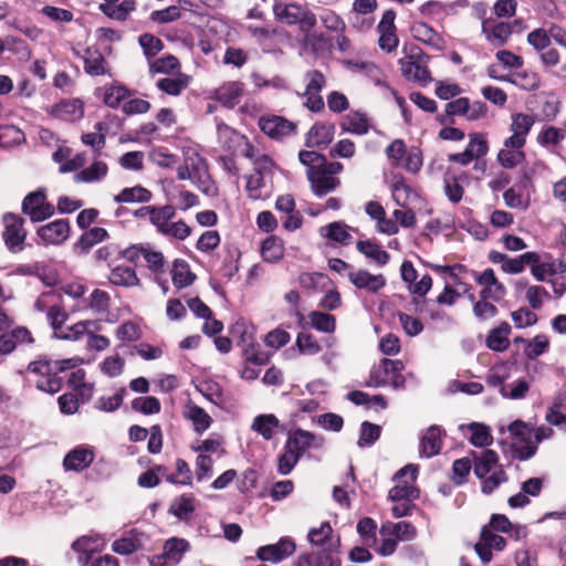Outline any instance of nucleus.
<instances>
[{
  "instance_id": "nucleus-44",
  "label": "nucleus",
  "mask_w": 566,
  "mask_h": 566,
  "mask_svg": "<svg viewBox=\"0 0 566 566\" xmlns=\"http://www.w3.org/2000/svg\"><path fill=\"white\" fill-rule=\"evenodd\" d=\"M107 165L103 161H94L90 167L75 174V182H96L103 179L107 174Z\"/></svg>"
},
{
  "instance_id": "nucleus-19",
  "label": "nucleus",
  "mask_w": 566,
  "mask_h": 566,
  "mask_svg": "<svg viewBox=\"0 0 566 566\" xmlns=\"http://www.w3.org/2000/svg\"><path fill=\"white\" fill-rule=\"evenodd\" d=\"M182 417L190 421L197 434L205 433L212 424V417L193 401H187L182 407Z\"/></svg>"
},
{
  "instance_id": "nucleus-15",
  "label": "nucleus",
  "mask_w": 566,
  "mask_h": 566,
  "mask_svg": "<svg viewBox=\"0 0 566 566\" xmlns=\"http://www.w3.org/2000/svg\"><path fill=\"white\" fill-rule=\"evenodd\" d=\"M106 541L99 534H88L78 537L72 544V549L77 553V562L87 566L92 556L105 547Z\"/></svg>"
},
{
  "instance_id": "nucleus-36",
  "label": "nucleus",
  "mask_w": 566,
  "mask_h": 566,
  "mask_svg": "<svg viewBox=\"0 0 566 566\" xmlns=\"http://www.w3.org/2000/svg\"><path fill=\"white\" fill-rule=\"evenodd\" d=\"M128 91L117 84L99 87L96 90V95L103 99V103L108 107L116 108L122 101L126 98Z\"/></svg>"
},
{
  "instance_id": "nucleus-60",
  "label": "nucleus",
  "mask_w": 566,
  "mask_h": 566,
  "mask_svg": "<svg viewBox=\"0 0 566 566\" xmlns=\"http://www.w3.org/2000/svg\"><path fill=\"white\" fill-rule=\"evenodd\" d=\"M512 83L525 91H533L539 86V77L535 72L521 71L513 75Z\"/></svg>"
},
{
  "instance_id": "nucleus-23",
  "label": "nucleus",
  "mask_w": 566,
  "mask_h": 566,
  "mask_svg": "<svg viewBox=\"0 0 566 566\" xmlns=\"http://www.w3.org/2000/svg\"><path fill=\"white\" fill-rule=\"evenodd\" d=\"M339 127L344 133L364 136L368 134L371 125L366 113L360 111H352L342 117Z\"/></svg>"
},
{
  "instance_id": "nucleus-31",
  "label": "nucleus",
  "mask_w": 566,
  "mask_h": 566,
  "mask_svg": "<svg viewBox=\"0 0 566 566\" xmlns=\"http://www.w3.org/2000/svg\"><path fill=\"white\" fill-rule=\"evenodd\" d=\"M482 31L491 44L502 45L511 35L512 27L507 22H499L493 24L489 21H484L482 24Z\"/></svg>"
},
{
  "instance_id": "nucleus-49",
  "label": "nucleus",
  "mask_w": 566,
  "mask_h": 566,
  "mask_svg": "<svg viewBox=\"0 0 566 566\" xmlns=\"http://www.w3.org/2000/svg\"><path fill=\"white\" fill-rule=\"evenodd\" d=\"M57 115L65 120H76L83 117L84 107L80 99L63 101L57 105Z\"/></svg>"
},
{
  "instance_id": "nucleus-7",
  "label": "nucleus",
  "mask_w": 566,
  "mask_h": 566,
  "mask_svg": "<svg viewBox=\"0 0 566 566\" xmlns=\"http://www.w3.org/2000/svg\"><path fill=\"white\" fill-rule=\"evenodd\" d=\"M21 209L33 222L43 221L54 214V207L46 201L44 189H38L27 195Z\"/></svg>"
},
{
  "instance_id": "nucleus-14",
  "label": "nucleus",
  "mask_w": 566,
  "mask_h": 566,
  "mask_svg": "<svg viewBox=\"0 0 566 566\" xmlns=\"http://www.w3.org/2000/svg\"><path fill=\"white\" fill-rule=\"evenodd\" d=\"M473 277L482 286L480 297L490 298L493 302H500L506 294L505 286L496 279L492 269L483 272H473Z\"/></svg>"
},
{
  "instance_id": "nucleus-32",
  "label": "nucleus",
  "mask_w": 566,
  "mask_h": 566,
  "mask_svg": "<svg viewBox=\"0 0 566 566\" xmlns=\"http://www.w3.org/2000/svg\"><path fill=\"white\" fill-rule=\"evenodd\" d=\"M441 449V430L437 426L430 427L420 441V454L427 458L433 457Z\"/></svg>"
},
{
  "instance_id": "nucleus-29",
  "label": "nucleus",
  "mask_w": 566,
  "mask_h": 566,
  "mask_svg": "<svg viewBox=\"0 0 566 566\" xmlns=\"http://www.w3.org/2000/svg\"><path fill=\"white\" fill-rule=\"evenodd\" d=\"M357 250L378 266L389 262V254L374 240H360L356 243Z\"/></svg>"
},
{
  "instance_id": "nucleus-64",
  "label": "nucleus",
  "mask_w": 566,
  "mask_h": 566,
  "mask_svg": "<svg viewBox=\"0 0 566 566\" xmlns=\"http://www.w3.org/2000/svg\"><path fill=\"white\" fill-rule=\"evenodd\" d=\"M503 199L510 208L526 210L530 206V197L517 191L515 187L507 189Z\"/></svg>"
},
{
  "instance_id": "nucleus-6",
  "label": "nucleus",
  "mask_w": 566,
  "mask_h": 566,
  "mask_svg": "<svg viewBox=\"0 0 566 566\" xmlns=\"http://www.w3.org/2000/svg\"><path fill=\"white\" fill-rule=\"evenodd\" d=\"M27 370L36 377L34 382L39 390L49 394L60 391L62 380L57 377L52 361L43 359L31 361Z\"/></svg>"
},
{
  "instance_id": "nucleus-37",
  "label": "nucleus",
  "mask_w": 566,
  "mask_h": 566,
  "mask_svg": "<svg viewBox=\"0 0 566 566\" xmlns=\"http://www.w3.org/2000/svg\"><path fill=\"white\" fill-rule=\"evenodd\" d=\"M136 9V2L134 0H124L120 3H114L113 6L99 4V10L108 18L116 21H126L129 14Z\"/></svg>"
},
{
  "instance_id": "nucleus-4",
  "label": "nucleus",
  "mask_w": 566,
  "mask_h": 566,
  "mask_svg": "<svg viewBox=\"0 0 566 566\" xmlns=\"http://www.w3.org/2000/svg\"><path fill=\"white\" fill-rule=\"evenodd\" d=\"M403 364L401 360L384 358L379 365L374 366L370 370L366 386L378 388L390 384L394 389H401L406 382V378L401 374Z\"/></svg>"
},
{
  "instance_id": "nucleus-41",
  "label": "nucleus",
  "mask_w": 566,
  "mask_h": 566,
  "mask_svg": "<svg viewBox=\"0 0 566 566\" xmlns=\"http://www.w3.org/2000/svg\"><path fill=\"white\" fill-rule=\"evenodd\" d=\"M195 510V497L191 494H184L175 499L169 507L172 515L184 521H188Z\"/></svg>"
},
{
  "instance_id": "nucleus-62",
  "label": "nucleus",
  "mask_w": 566,
  "mask_h": 566,
  "mask_svg": "<svg viewBox=\"0 0 566 566\" xmlns=\"http://www.w3.org/2000/svg\"><path fill=\"white\" fill-rule=\"evenodd\" d=\"M473 314L479 321H488L497 315V308L490 298L480 297L473 305Z\"/></svg>"
},
{
  "instance_id": "nucleus-13",
  "label": "nucleus",
  "mask_w": 566,
  "mask_h": 566,
  "mask_svg": "<svg viewBox=\"0 0 566 566\" xmlns=\"http://www.w3.org/2000/svg\"><path fill=\"white\" fill-rule=\"evenodd\" d=\"M260 129L273 139H282L295 133L296 124L279 115H265L259 119Z\"/></svg>"
},
{
  "instance_id": "nucleus-30",
  "label": "nucleus",
  "mask_w": 566,
  "mask_h": 566,
  "mask_svg": "<svg viewBox=\"0 0 566 566\" xmlns=\"http://www.w3.org/2000/svg\"><path fill=\"white\" fill-rule=\"evenodd\" d=\"M566 139V129L545 125L536 136V142L544 148L554 149Z\"/></svg>"
},
{
  "instance_id": "nucleus-8",
  "label": "nucleus",
  "mask_w": 566,
  "mask_h": 566,
  "mask_svg": "<svg viewBox=\"0 0 566 566\" xmlns=\"http://www.w3.org/2000/svg\"><path fill=\"white\" fill-rule=\"evenodd\" d=\"M4 231L3 240L11 252H19L23 249L27 231L23 227L24 220L18 214L7 213L2 219Z\"/></svg>"
},
{
  "instance_id": "nucleus-26",
  "label": "nucleus",
  "mask_w": 566,
  "mask_h": 566,
  "mask_svg": "<svg viewBox=\"0 0 566 566\" xmlns=\"http://www.w3.org/2000/svg\"><path fill=\"white\" fill-rule=\"evenodd\" d=\"M251 429L260 434L265 440H271L279 431L284 428L279 419L272 415H259L253 419Z\"/></svg>"
},
{
  "instance_id": "nucleus-11",
  "label": "nucleus",
  "mask_w": 566,
  "mask_h": 566,
  "mask_svg": "<svg viewBox=\"0 0 566 566\" xmlns=\"http://www.w3.org/2000/svg\"><path fill=\"white\" fill-rule=\"evenodd\" d=\"M295 549V542L291 537H282L275 544L259 547L256 551V558L262 562L277 564L292 556Z\"/></svg>"
},
{
  "instance_id": "nucleus-38",
  "label": "nucleus",
  "mask_w": 566,
  "mask_h": 566,
  "mask_svg": "<svg viewBox=\"0 0 566 566\" xmlns=\"http://www.w3.org/2000/svg\"><path fill=\"white\" fill-rule=\"evenodd\" d=\"M109 282L114 285L133 287L139 284V279L134 269L118 265L109 273Z\"/></svg>"
},
{
  "instance_id": "nucleus-39",
  "label": "nucleus",
  "mask_w": 566,
  "mask_h": 566,
  "mask_svg": "<svg viewBox=\"0 0 566 566\" xmlns=\"http://www.w3.org/2000/svg\"><path fill=\"white\" fill-rule=\"evenodd\" d=\"M171 279L176 287L182 289L192 284L196 275L190 271L185 260H175L171 269Z\"/></svg>"
},
{
  "instance_id": "nucleus-28",
  "label": "nucleus",
  "mask_w": 566,
  "mask_h": 566,
  "mask_svg": "<svg viewBox=\"0 0 566 566\" xmlns=\"http://www.w3.org/2000/svg\"><path fill=\"white\" fill-rule=\"evenodd\" d=\"M410 32L413 39L424 43L426 45L437 50L442 48L441 36L424 22H415L410 28Z\"/></svg>"
},
{
  "instance_id": "nucleus-34",
  "label": "nucleus",
  "mask_w": 566,
  "mask_h": 566,
  "mask_svg": "<svg viewBox=\"0 0 566 566\" xmlns=\"http://www.w3.org/2000/svg\"><path fill=\"white\" fill-rule=\"evenodd\" d=\"M319 231L323 237L343 245H348L353 240L350 228L343 222H332L322 227Z\"/></svg>"
},
{
  "instance_id": "nucleus-63",
  "label": "nucleus",
  "mask_w": 566,
  "mask_h": 566,
  "mask_svg": "<svg viewBox=\"0 0 566 566\" xmlns=\"http://www.w3.org/2000/svg\"><path fill=\"white\" fill-rule=\"evenodd\" d=\"M300 459V454L296 453L293 449L287 448L285 443L283 453L279 457L277 461V470L281 474H289Z\"/></svg>"
},
{
  "instance_id": "nucleus-18",
  "label": "nucleus",
  "mask_w": 566,
  "mask_h": 566,
  "mask_svg": "<svg viewBox=\"0 0 566 566\" xmlns=\"http://www.w3.org/2000/svg\"><path fill=\"white\" fill-rule=\"evenodd\" d=\"M244 90V83L240 81H228L214 90L213 98L222 106L233 108L240 103Z\"/></svg>"
},
{
  "instance_id": "nucleus-61",
  "label": "nucleus",
  "mask_w": 566,
  "mask_h": 566,
  "mask_svg": "<svg viewBox=\"0 0 566 566\" xmlns=\"http://www.w3.org/2000/svg\"><path fill=\"white\" fill-rule=\"evenodd\" d=\"M231 333L234 337H238L243 345L249 346L253 344L254 328L244 319H238L234 323Z\"/></svg>"
},
{
  "instance_id": "nucleus-58",
  "label": "nucleus",
  "mask_w": 566,
  "mask_h": 566,
  "mask_svg": "<svg viewBox=\"0 0 566 566\" xmlns=\"http://www.w3.org/2000/svg\"><path fill=\"white\" fill-rule=\"evenodd\" d=\"M560 109V102L553 95L546 96L539 108V119L544 122H552L556 118Z\"/></svg>"
},
{
  "instance_id": "nucleus-48",
  "label": "nucleus",
  "mask_w": 566,
  "mask_h": 566,
  "mask_svg": "<svg viewBox=\"0 0 566 566\" xmlns=\"http://www.w3.org/2000/svg\"><path fill=\"white\" fill-rule=\"evenodd\" d=\"M467 428L471 432L469 440L473 446L482 448L492 443L493 438L488 426L480 422H472L468 424Z\"/></svg>"
},
{
  "instance_id": "nucleus-47",
  "label": "nucleus",
  "mask_w": 566,
  "mask_h": 566,
  "mask_svg": "<svg viewBox=\"0 0 566 566\" xmlns=\"http://www.w3.org/2000/svg\"><path fill=\"white\" fill-rule=\"evenodd\" d=\"M189 85V77L179 74L177 77H164L157 82V87L172 96H178Z\"/></svg>"
},
{
  "instance_id": "nucleus-35",
  "label": "nucleus",
  "mask_w": 566,
  "mask_h": 566,
  "mask_svg": "<svg viewBox=\"0 0 566 566\" xmlns=\"http://www.w3.org/2000/svg\"><path fill=\"white\" fill-rule=\"evenodd\" d=\"M284 251L285 248L283 241L275 235L266 238L261 247V255L263 260L270 263L281 261L284 256Z\"/></svg>"
},
{
  "instance_id": "nucleus-43",
  "label": "nucleus",
  "mask_w": 566,
  "mask_h": 566,
  "mask_svg": "<svg viewBox=\"0 0 566 566\" xmlns=\"http://www.w3.org/2000/svg\"><path fill=\"white\" fill-rule=\"evenodd\" d=\"M541 260L537 252H526L517 258H507L505 263L502 265V270L510 274L521 273L526 265L536 263Z\"/></svg>"
},
{
  "instance_id": "nucleus-2",
  "label": "nucleus",
  "mask_w": 566,
  "mask_h": 566,
  "mask_svg": "<svg viewBox=\"0 0 566 566\" xmlns=\"http://www.w3.org/2000/svg\"><path fill=\"white\" fill-rule=\"evenodd\" d=\"M474 474L482 480V492L485 494L492 493L507 480L504 470L499 464L497 453L490 449L474 454Z\"/></svg>"
},
{
  "instance_id": "nucleus-12",
  "label": "nucleus",
  "mask_w": 566,
  "mask_h": 566,
  "mask_svg": "<svg viewBox=\"0 0 566 566\" xmlns=\"http://www.w3.org/2000/svg\"><path fill=\"white\" fill-rule=\"evenodd\" d=\"M123 256L132 262H136L140 256L146 261L149 271L159 275L166 271L164 255L159 251H153L146 247H132L123 252Z\"/></svg>"
},
{
  "instance_id": "nucleus-33",
  "label": "nucleus",
  "mask_w": 566,
  "mask_h": 566,
  "mask_svg": "<svg viewBox=\"0 0 566 566\" xmlns=\"http://www.w3.org/2000/svg\"><path fill=\"white\" fill-rule=\"evenodd\" d=\"M511 326L509 323L503 322L499 327L490 331L486 337V346L495 352H503L507 349L510 342L509 335Z\"/></svg>"
},
{
  "instance_id": "nucleus-59",
  "label": "nucleus",
  "mask_w": 566,
  "mask_h": 566,
  "mask_svg": "<svg viewBox=\"0 0 566 566\" xmlns=\"http://www.w3.org/2000/svg\"><path fill=\"white\" fill-rule=\"evenodd\" d=\"M397 166L412 174L418 172L422 166V154L420 149L417 147L409 148L405 158L398 161Z\"/></svg>"
},
{
  "instance_id": "nucleus-17",
  "label": "nucleus",
  "mask_w": 566,
  "mask_h": 566,
  "mask_svg": "<svg viewBox=\"0 0 566 566\" xmlns=\"http://www.w3.org/2000/svg\"><path fill=\"white\" fill-rule=\"evenodd\" d=\"M38 237L45 245L63 243L70 235V224L66 220H54L38 229Z\"/></svg>"
},
{
  "instance_id": "nucleus-45",
  "label": "nucleus",
  "mask_w": 566,
  "mask_h": 566,
  "mask_svg": "<svg viewBox=\"0 0 566 566\" xmlns=\"http://www.w3.org/2000/svg\"><path fill=\"white\" fill-rule=\"evenodd\" d=\"M151 198L149 190L142 186H135L132 188H125L114 197L116 202H148Z\"/></svg>"
},
{
  "instance_id": "nucleus-57",
  "label": "nucleus",
  "mask_w": 566,
  "mask_h": 566,
  "mask_svg": "<svg viewBox=\"0 0 566 566\" xmlns=\"http://www.w3.org/2000/svg\"><path fill=\"white\" fill-rule=\"evenodd\" d=\"M132 408L144 415H155L161 409L160 401L153 396L138 397L132 401Z\"/></svg>"
},
{
  "instance_id": "nucleus-9",
  "label": "nucleus",
  "mask_w": 566,
  "mask_h": 566,
  "mask_svg": "<svg viewBox=\"0 0 566 566\" xmlns=\"http://www.w3.org/2000/svg\"><path fill=\"white\" fill-rule=\"evenodd\" d=\"M510 130L512 135L504 140L505 147H524L526 137L535 124V118L525 113H514L511 116Z\"/></svg>"
},
{
  "instance_id": "nucleus-25",
  "label": "nucleus",
  "mask_w": 566,
  "mask_h": 566,
  "mask_svg": "<svg viewBox=\"0 0 566 566\" xmlns=\"http://www.w3.org/2000/svg\"><path fill=\"white\" fill-rule=\"evenodd\" d=\"M379 533L381 536H392L398 542H409L416 538L417 530L409 522H386L381 525Z\"/></svg>"
},
{
  "instance_id": "nucleus-16",
  "label": "nucleus",
  "mask_w": 566,
  "mask_h": 566,
  "mask_svg": "<svg viewBox=\"0 0 566 566\" xmlns=\"http://www.w3.org/2000/svg\"><path fill=\"white\" fill-rule=\"evenodd\" d=\"M395 18L396 13L392 10H387L377 27L379 46L387 52L394 51L399 43L398 36L396 35Z\"/></svg>"
},
{
  "instance_id": "nucleus-42",
  "label": "nucleus",
  "mask_w": 566,
  "mask_h": 566,
  "mask_svg": "<svg viewBox=\"0 0 566 566\" xmlns=\"http://www.w3.org/2000/svg\"><path fill=\"white\" fill-rule=\"evenodd\" d=\"M107 237V231L104 228H92L85 231L78 241L75 243V250L80 253H86L95 244L102 242Z\"/></svg>"
},
{
  "instance_id": "nucleus-22",
  "label": "nucleus",
  "mask_w": 566,
  "mask_h": 566,
  "mask_svg": "<svg viewBox=\"0 0 566 566\" xmlns=\"http://www.w3.org/2000/svg\"><path fill=\"white\" fill-rule=\"evenodd\" d=\"M94 451L90 447L78 446L66 453L63 460L65 471H83L94 460Z\"/></svg>"
},
{
  "instance_id": "nucleus-20",
  "label": "nucleus",
  "mask_w": 566,
  "mask_h": 566,
  "mask_svg": "<svg viewBox=\"0 0 566 566\" xmlns=\"http://www.w3.org/2000/svg\"><path fill=\"white\" fill-rule=\"evenodd\" d=\"M335 125L332 123H315L306 135V146L310 148H326L334 139Z\"/></svg>"
},
{
  "instance_id": "nucleus-24",
  "label": "nucleus",
  "mask_w": 566,
  "mask_h": 566,
  "mask_svg": "<svg viewBox=\"0 0 566 566\" xmlns=\"http://www.w3.org/2000/svg\"><path fill=\"white\" fill-rule=\"evenodd\" d=\"M348 280L354 286L360 290H366L371 293H377L386 285V277L382 274H371L367 270L350 271Z\"/></svg>"
},
{
  "instance_id": "nucleus-53",
  "label": "nucleus",
  "mask_w": 566,
  "mask_h": 566,
  "mask_svg": "<svg viewBox=\"0 0 566 566\" xmlns=\"http://www.w3.org/2000/svg\"><path fill=\"white\" fill-rule=\"evenodd\" d=\"M69 385L82 397L84 401L88 400L93 394V387L85 382V371L77 369L72 373Z\"/></svg>"
},
{
  "instance_id": "nucleus-40",
  "label": "nucleus",
  "mask_w": 566,
  "mask_h": 566,
  "mask_svg": "<svg viewBox=\"0 0 566 566\" xmlns=\"http://www.w3.org/2000/svg\"><path fill=\"white\" fill-rule=\"evenodd\" d=\"M142 534L133 530L129 536L120 537L113 542L112 549L119 555H129L142 547Z\"/></svg>"
},
{
  "instance_id": "nucleus-55",
  "label": "nucleus",
  "mask_w": 566,
  "mask_h": 566,
  "mask_svg": "<svg viewBox=\"0 0 566 566\" xmlns=\"http://www.w3.org/2000/svg\"><path fill=\"white\" fill-rule=\"evenodd\" d=\"M266 186V178L264 175L252 172L247 177L245 189L249 197L253 200L262 199L265 195L263 188Z\"/></svg>"
},
{
  "instance_id": "nucleus-21",
  "label": "nucleus",
  "mask_w": 566,
  "mask_h": 566,
  "mask_svg": "<svg viewBox=\"0 0 566 566\" xmlns=\"http://www.w3.org/2000/svg\"><path fill=\"white\" fill-rule=\"evenodd\" d=\"M307 178L314 193L319 197L335 190L339 186L338 178L329 176L319 167H310L307 170Z\"/></svg>"
},
{
  "instance_id": "nucleus-5",
  "label": "nucleus",
  "mask_w": 566,
  "mask_h": 566,
  "mask_svg": "<svg viewBox=\"0 0 566 566\" xmlns=\"http://www.w3.org/2000/svg\"><path fill=\"white\" fill-rule=\"evenodd\" d=\"M427 63L428 55L419 46H410L406 55L399 60L401 74L423 86L431 82Z\"/></svg>"
},
{
  "instance_id": "nucleus-3",
  "label": "nucleus",
  "mask_w": 566,
  "mask_h": 566,
  "mask_svg": "<svg viewBox=\"0 0 566 566\" xmlns=\"http://www.w3.org/2000/svg\"><path fill=\"white\" fill-rule=\"evenodd\" d=\"M273 14L276 20L285 24H298L301 31L306 35L314 29L317 23L315 13L311 11L306 6H302L296 2L274 3Z\"/></svg>"
},
{
  "instance_id": "nucleus-10",
  "label": "nucleus",
  "mask_w": 566,
  "mask_h": 566,
  "mask_svg": "<svg viewBox=\"0 0 566 566\" xmlns=\"http://www.w3.org/2000/svg\"><path fill=\"white\" fill-rule=\"evenodd\" d=\"M188 549L189 543L186 539L172 537L165 543L163 553L150 559V565L176 566Z\"/></svg>"
},
{
  "instance_id": "nucleus-51",
  "label": "nucleus",
  "mask_w": 566,
  "mask_h": 566,
  "mask_svg": "<svg viewBox=\"0 0 566 566\" xmlns=\"http://www.w3.org/2000/svg\"><path fill=\"white\" fill-rule=\"evenodd\" d=\"M85 72L91 75H102L105 73V60L103 55L96 51L87 49L84 55Z\"/></svg>"
},
{
  "instance_id": "nucleus-54",
  "label": "nucleus",
  "mask_w": 566,
  "mask_h": 566,
  "mask_svg": "<svg viewBox=\"0 0 566 566\" xmlns=\"http://www.w3.org/2000/svg\"><path fill=\"white\" fill-rule=\"evenodd\" d=\"M223 440L220 436H211L205 440H197L191 449L199 454L206 453H214L220 452L221 454L226 453V450L222 448Z\"/></svg>"
},
{
  "instance_id": "nucleus-52",
  "label": "nucleus",
  "mask_w": 566,
  "mask_h": 566,
  "mask_svg": "<svg viewBox=\"0 0 566 566\" xmlns=\"http://www.w3.org/2000/svg\"><path fill=\"white\" fill-rule=\"evenodd\" d=\"M523 147H505L500 150L497 159L500 164L507 169L516 167L525 159Z\"/></svg>"
},
{
  "instance_id": "nucleus-46",
  "label": "nucleus",
  "mask_w": 566,
  "mask_h": 566,
  "mask_svg": "<svg viewBox=\"0 0 566 566\" xmlns=\"http://www.w3.org/2000/svg\"><path fill=\"white\" fill-rule=\"evenodd\" d=\"M391 191L394 200L402 208L407 207L415 198H417V193L406 184L402 178H395L391 186Z\"/></svg>"
},
{
  "instance_id": "nucleus-27",
  "label": "nucleus",
  "mask_w": 566,
  "mask_h": 566,
  "mask_svg": "<svg viewBox=\"0 0 566 566\" xmlns=\"http://www.w3.org/2000/svg\"><path fill=\"white\" fill-rule=\"evenodd\" d=\"M287 448L293 449L301 455L302 452L310 448H318L322 441L313 433L297 429L286 440Z\"/></svg>"
},
{
  "instance_id": "nucleus-1",
  "label": "nucleus",
  "mask_w": 566,
  "mask_h": 566,
  "mask_svg": "<svg viewBox=\"0 0 566 566\" xmlns=\"http://www.w3.org/2000/svg\"><path fill=\"white\" fill-rule=\"evenodd\" d=\"M184 163L177 168V177L180 180H191L202 192L213 196L217 192L206 160L193 146L182 148Z\"/></svg>"
},
{
  "instance_id": "nucleus-56",
  "label": "nucleus",
  "mask_w": 566,
  "mask_h": 566,
  "mask_svg": "<svg viewBox=\"0 0 566 566\" xmlns=\"http://www.w3.org/2000/svg\"><path fill=\"white\" fill-rule=\"evenodd\" d=\"M310 322L314 328L324 333H332L336 327L335 317L322 312H312L308 315Z\"/></svg>"
},
{
  "instance_id": "nucleus-50",
  "label": "nucleus",
  "mask_w": 566,
  "mask_h": 566,
  "mask_svg": "<svg viewBox=\"0 0 566 566\" xmlns=\"http://www.w3.org/2000/svg\"><path fill=\"white\" fill-rule=\"evenodd\" d=\"M175 208L172 206L155 207L150 222L157 228V230L164 234L171 219L175 217Z\"/></svg>"
}]
</instances>
